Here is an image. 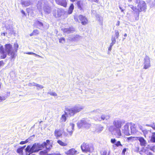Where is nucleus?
I'll use <instances>...</instances> for the list:
<instances>
[{"label": "nucleus", "mask_w": 155, "mask_h": 155, "mask_svg": "<svg viewBox=\"0 0 155 155\" xmlns=\"http://www.w3.org/2000/svg\"><path fill=\"white\" fill-rule=\"evenodd\" d=\"M8 55L10 56L11 60L14 61L17 55V54L14 51L12 46L10 44H6L5 45V49L3 46L0 45V58L1 59L5 58Z\"/></svg>", "instance_id": "nucleus-1"}, {"label": "nucleus", "mask_w": 155, "mask_h": 155, "mask_svg": "<svg viewBox=\"0 0 155 155\" xmlns=\"http://www.w3.org/2000/svg\"><path fill=\"white\" fill-rule=\"evenodd\" d=\"M136 4H137V7L133 5H129L131 8L134 12V17L136 20L139 19L140 13L142 12H145L147 8L146 4L143 1L136 0Z\"/></svg>", "instance_id": "nucleus-2"}, {"label": "nucleus", "mask_w": 155, "mask_h": 155, "mask_svg": "<svg viewBox=\"0 0 155 155\" xmlns=\"http://www.w3.org/2000/svg\"><path fill=\"white\" fill-rule=\"evenodd\" d=\"M42 149L43 147L41 144L39 143H35L31 147V146L28 145L25 149V151L26 153V155H30V153L37 152Z\"/></svg>", "instance_id": "nucleus-3"}, {"label": "nucleus", "mask_w": 155, "mask_h": 155, "mask_svg": "<svg viewBox=\"0 0 155 155\" xmlns=\"http://www.w3.org/2000/svg\"><path fill=\"white\" fill-rule=\"evenodd\" d=\"M81 147L82 151L83 152H92L94 150L93 145L87 143H83Z\"/></svg>", "instance_id": "nucleus-4"}, {"label": "nucleus", "mask_w": 155, "mask_h": 155, "mask_svg": "<svg viewBox=\"0 0 155 155\" xmlns=\"http://www.w3.org/2000/svg\"><path fill=\"white\" fill-rule=\"evenodd\" d=\"M78 18L81 21V24L83 25H85L88 23V20L86 17L82 15H80L78 16H74V19L76 22H79Z\"/></svg>", "instance_id": "nucleus-5"}, {"label": "nucleus", "mask_w": 155, "mask_h": 155, "mask_svg": "<svg viewBox=\"0 0 155 155\" xmlns=\"http://www.w3.org/2000/svg\"><path fill=\"white\" fill-rule=\"evenodd\" d=\"M41 144L43 149L45 148L46 149L44 151L45 153H47L48 151H49L52 147V144L50 143V141L48 140H46V142H44Z\"/></svg>", "instance_id": "nucleus-6"}, {"label": "nucleus", "mask_w": 155, "mask_h": 155, "mask_svg": "<svg viewBox=\"0 0 155 155\" xmlns=\"http://www.w3.org/2000/svg\"><path fill=\"white\" fill-rule=\"evenodd\" d=\"M143 68L146 69L148 68L150 66V60L149 57L146 56L144 59Z\"/></svg>", "instance_id": "nucleus-7"}, {"label": "nucleus", "mask_w": 155, "mask_h": 155, "mask_svg": "<svg viewBox=\"0 0 155 155\" xmlns=\"http://www.w3.org/2000/svg\"><path fill=\"white\" fill-rule=\"evenodd\" d=\"M130 123H127L122 127V130L125 135H131L129 129V126H130Z\"/></svg>", "instance_id": "nucleus-8"}, {"label": "nucleus", "mask_w": 155, "mask_h": 155, "mask_svg": "<svg viewBox=\"0 0 155 155\" xmlns=\"http://www.w3.org/2000/svg\"><path fill=\"white\" fill-rule=\"evenodd\" d=\"M110 118V116L108 115L105 114H102L101 116L99 117L94 118L95 120L98 121H104V122H106L108 121Z\"/></svg>", "instance_id": "nucleus-9"}, {"label": "nucleus", "mask_w": 155, "mask_h": 155, "mask_svg": "<svg viewBox=\"0 0 155 155\" xmlns=\"http://www.w3.org/2000/svg\"><path fill=\"white\" fill-rule=\"evenodd\" d=\"M124 122L120 120H116L113 122V124L117 128L116 129H120L121 126L123 125Z\"/></svg>", "instance_id": "nucleus-10"}, {"label": "nucleus", "mask_w": 155, "mask_h": 155, "mask_svg": "<svg viewBox=\"0 0 155 155\" xmlns=\"http://www.w3.org/2000/svg\"><path fill=\"white\" fill-rule=\"evenodd\" d=\"M136 140H139L140 145L142 147H145L147 144L146 140L143 137H136Z\"/></svg>", "instance_id": "nucleus-11"}, {"label": "nucleus", "mask_w": 155, "mask_h": 155, "mask_svg": "<svg viewBox=\"0 0 155 155\" xmlns=\"http://www.w3.org/2000/svg\"><path fill=\"white\" fill-rule=\"evenodd\" d=\"M82 37L78 35H70L69 37V40L74 41H78L81 39Z\"/></svg>", "instance_id": "nucleus-12"}, {"label": "nucleus", "mask_w": 155, "mask_h": 155, "mask_svg": "<svg viewBox=\"0 0 155 155\" xmlns=\"http://www.w3.org/2000/svg\"><path fill=\"white\" fill-rule=\"evenodd\" d=\"M65 113L66 115H69L70 116H73L75 114L73 107L70 108H66Z\"/></svg>", "instance_id": "nucleus-13"}, {"label": "nucleus", "mask_w": 155, "mask_h": 155, "mask_svg": "<svg viewBox=\"0 0 155 155\" xmlns=\"http://www.w3.org/2000/svg\"><path fill=\"white\" fill-rule=\"evenodd\" d=\"M114 135L116 138H120L122 136L120 129H115L113 131Z\"/></svg>", "instance_id": "nucleus-14"}, {"label": "nucleus", "mask_w": 155, "mask_h": 155, "mask_svg": "<svg viewBox=\"0 0 155 155\" xmlns=\"http://www.w3.org/2000/svg\"><path fill=\"white\" fill-rule=\"evenodd\" d=\"M77 151L74 148H72L65 152L67 155H75L77 154Z\"/></svg>", "instance_id": "nucleus-15"}, {"label": "nucleus", "mask_w": 155, "mask_h": 155, "mask_svg": "<svg viewBox=\"0 0 155 155\" xmlns=\"http://www.w3.org/2000/svg\"><path fill=\"white\" fill-rule=\"evenodd\" d=\"M74 124L70 123V126L67 129L68 132L69 133L70 136H71L74 130Z\"/></svg>", "instance_id": "nucleus-16"}, {"label": "nucleus", "mask_w": 155, "mask_h": 155, "mask_svg": "<svg viewBox=\"0 0 155 155\" xmlns=\"http://www.w3.org/2000/svg\"><path fill=\"white\" fill-rule=\"evenodd\" d=\"M135 125L134 124L131 123L130 124V129L131 130V132H130L131 134H134L136 133L137 131L135 127Z\"/></svg>", "instance_id": "nucleus-17"}, {"label": "nucleus", "mask_w": 155, "mask_h": 155, "mask_svg": "<svg viewBox=\"0 0 155 155\" xmlns=\"http://www.w3.org/2000/svg\"><path fill=\"white\" fill-rule=\"evenodd\" d=\"M116 140L115 139H111L110 142L114 144L117 147H118L119 146H122L120 141H118L116 142Z\"/></svg>", "instance_id": "nucleus-18"}, {"label": "nucleus", "mask_w": 155, "mask_h": 155, "mask_svg": "<svg viewBox=\"0 0 155 155\" xmlns=\"http://www.w3.org/2000/svg\"><path fill=\"white\" fill-rule=\"evenodd\" d=\"M62 134V133L61 130L59 129H56L54 131V135L58 138L60 137Z\"/></svg>", "instance_id": "nucleus-19"}, {"label": "nucleus", "mask_w": 155, "mask_h": 155, "mask_svg": "<svg viewBox=\"0 0 155 155\" xmlns=\"http://www.w3.org/2000/svg\"><path fill=\"white\" fill-rule=\"evenodd\" d=\"M83 107L79 105L73 107L75 113L79 112L83 109Z\"/></svg>", "instance_id": "nucleus-20"}, {"label": "nucleus", "mask_w": 155, "mask_h": 155, "mask_svg": "<svg viewBox=\"0 0 155 155\" xmlns=\"http://www.w3.org/2000/svg\"><path fill=\"white\" fill-rule=\"evenodd\" d=\"M43 24L39 21H36L34 24V26L36 28H39L43 26Z\"/></svg>", "instance_id": "nucleus-21"}, {"label": "nucleus", "mask_w": 155, "mask_h": 155, "mask_svg": "<svg viewBox=\"0 0 155 155\" xmlns=\"http://www.w3.org/2000/svg\"><path fill=\"white\" fill-rule=\"evenodd\" d=\"M84 119H83L79 121L77 123V125L79 128H80L81 127H83Z\"/></svg>", "instance_id": "nucleus-22"}, {"label": "nucleus", "mask_w": 155, "mask_h": 155, "mask_svg": "<svg viewBox=\"0 0 155 155\" xmlns=\"http://www.w3.org/2000/svg\"><path fill=\"white\" fill-rule=\"evenodd\" d=\"M74 6L73 4L71 3V4L70 6L69 7L68 10V14H71L74 9Z\"/></svg>", "instance_id": "nucleus-23"}, {"label": "nucleus", "mask_w": 155, "mask_h": 155, "mask_svg": "<svg viewBox=\"0 0 155 155\" xmlns=\"http://www.w3.org/2000/svg\"><path fill=\"white\" fill-rule=\"evenodd\" d=\"M103 127L101 125H97L96 127L95 131L97 133H100L103 130Z\"/></svg>", "instance_id": "nucleus-24"}, {"label": "nucleus", "mask_w": 155, "mask_h": 155, "mask_svg": "<svg viewBox=\"0 0 155 155\" xmlns=\"http://www.w3.org/2000/svg\"><path fill=\"white\" fill-rule=\"evenodd\" d=\"M78 7L81 10L83 9V2L80 1H78L77 3Z\"/></svg>", "instance_id": "nucleus-25"}, {"label": "nucleus", "mask_w": 155, "mask_h": 155, "mask_svg": "<svg viewBox=\"0 0 155 155\" xmlns=\"http://www.w3.org/2000/svg\"><path fill=\"white\" fill-rule=\"evenodd\" d=\"M58 4L65 8L67 6V2L66 0H63L62 2H60Z\"/></svg>", "instance_id": "nucleus-26"}, {"label": "nucleus", "mask_w": 155, "mask_h": 155, "mask_svg": "<svg viewBox=\"0 0 155 155\" xmlns=\"http://www.w3.org/2000/svg\"><path fill=\"white\" fill-rule=\"evenodd\" d=\"M91 126V124L87 122L85 119H84V124L83 127L86 128H89Z\"/></svg>", "instance_id": "nucleus-27"}, {"label": "nucleus", "mask_w": 155, "mask_h": 155, "mask_svg": "<svg viewBox=\"0 0 155 155\" xmlns=\"http://www.w3.org/2000/svg\"><path fill=\"white\" fill-rule=\"evenodd\" d=\"M18 45L17 43H14V49H13L14 51L16 54L17 50H18Z\"/></svg>", "instance_id": "nucleus-28"}, {"label": "nucleus", "mask_w": 155, "mask_h": 155, "mask_svg": "<svg viewBox=\"0 0 155 155\" xmlns=\"http://www.w3.org/2000/svg\"><path fill=\"white\" fill-rule=\"evenodd\" d=\"M7 98V97L5 95H0V103L5 100Z\"/></svg>", "instance_id": "nucleus-29"}, {"label": "nucleus", "mask_w": 155, "mask_h": 155, "mask_svg": "<svg viewBox=\"0 0 155 155\" xmlns=\"http://www.w3.org/2000/svg\"><path fill=\"white\" fill-rule=\"evenodd\" d=\"M22 5H24L25 6H27L30 5V2L29 1H27L26 2L24 1H22L21 2Z\"/></svg>", "instance_id": "nucleus-30"}, {"label": "nucleus", "mask_w": 155, "mask_h": 155, "mask_svg": "<svg viewBox=\"0 0 155 155\" xmlns=\"http://www.w3.org/2000/svg\"><path fill=\"white\" fill-rule=\"evenodd\" d=\"M44 12L47 14L51 12L50 7L48 6L45 7L44 8Z\"/></svg>", "instance_id": "nucleus-31"}, {"label": "nucleus", "mask_w": 155, "mask_h": 155, "mask_svg": "<svg viewBox=\"0 0 155 155\" xmlns=\"http://www.w3.org/2000/svg\"><path fill=\"white\" fill-rule=\"evenodd\" d=\"M57 143L60 145L62 146H65L67 145V144L66 143H64L61 140H58Z\"/></svg>", "instance_id": "nucleus-32"}, {"label": "nucleus", "mask_w": 155, "mask_h": 155, "mask_svg": "<svg viewBox=\"0 0 155 155\" xmlns=\"http://www.w3.org/2000/svg\"><path fill=\"white\" fill-rule=\"evenodd\" d=\"M102 112H103L102 110L101 109H97L95 110H94L93 111V112L94 114H98L101 113Z\"/></svg>", "instance_id": "nucleus-33"}, {"label": "nucleus", "mask_w": 155, "mask_h": 155, "mask_svg": "<svg viewBox=\"0 0 155 155\" xmlns=\"http://www.w3.org/2000/svg\"><path fill=\"white\" fill-rule=\"evenodd\" d=\"M63 31L66 35V34H69L73 33V30H63Z\"/></svg>", "instance_id": "nucleus-34"}, {"label": "nucleus", "mask_w": 155, "mask_h": 155, "mask_svg": "<svg viewBox=\"0 0 155 155\" xmlns=\"http://www.w3.org/2000/svg\"><path fill=\"white\" fill-rule=\"evenodd\" d=\"M68 116V115H66L65 114L62 115L61 118V120L62 121L65 122L66 120V116Z\"/></svg>", "instance_id": "nucleus-35"}, {"label": "nucleus", "mask_w": 155, "mask_h": 155, "mask_svg": "<svg viewBox=\"0 0 155 155\" xmlns=\"http://www.w3.org/2000/svg\"><path fill=\"white\" fill-rule=\"evenodd\" d=\"M38 30H34L30 34V36H32L34 35H36L38 34Z\"/></svg>", "instance_id": "nucleus-36"}, {"label": "nucleus", "mask_w": 155, "mask_h": 155, "mask_svg": "<svg viewBox=\"0 0 155 155\" xmlns=\"http://www.w3.org/2000/svg\"><path fill=\"white\" fill-rule=\"evenodd\" d=\"M25 54H33V55H34L35 56H37V57H40V58H41V56H40L35 53L33 52H27Z\"/></svg>", "instance_id": "nucleus-37"}, {"label": "nucleus", "mask_w": 155, "mask_h": 155, "mask_svg": "<svg viewBox=\"0 0 155 155\" xmlns=\"http://www.w3.org/2000/svg\"><path fill=\"white\" fill-rule=\"evenodd\" d=\"M134 150L135 152H138L139 150V146L138 144L135 145Z\"/></svg>", "instance_id": "nucleus-38"}, {"label": "nucleus", "mask_w": 155, "mask_h": 155, "mask_svg": "<svg viewBox=\"0 0 155 155\" xmlns=\"http://www.w3.org/2000/svg\"><path fill=\"white\" fill-rule=\"evenodd\" d=\"M146 125L148 127H151L153 130H155V125H154V123H153V124H146Z\"/></svg>", "instance_id": "nucleus-39"}, {"label": "nucleus", "mask_w": 155, "mask_h": 155, "mask_svg": "<svg viewBox=\"0 0 155 155\" xmlns=\"http://www.w3.org/2000/svg\"><path fill=\"white\" fill-rule=\"evenodd\" d=\"M59 42L61 43H64L65 42V40L64 38H61L59 39Z\"/></svg>", "instance_id": "nucleus-40"}, {"label": "nucleus", "mask_w": 155, "mask_h": 155, "mask_svg": "<svg viewBox=\"0 0 155 155\" xmlns=\"http://www.w3.org/2000/svg\"><path fill=\"white\" fill-rule=\"evenodd\" d=\"M142 131L143 133V135L145 137H146V135L147 134H148V131L146 129H144L142 130Z\"/></svg>", "instance_id": "nucleus-41"}, {"label": "nucleus", "mask_w": 155, "mask_h": 155, "mask_svg": "<svg viewBox=\"0 0 155 155\" xmlns=\"http://www.w3.org/2000/svg\"><path fill=\"white\" fill-rule=\"evenodd\" d=\"M35 86L38 87L37 88V89L38 90L39 89H41L44 87L42 85L37 84V83H36Z\"/></svg>", "instance_id": "nucleus-42"}, {"label": "nucleus", "mask_w": 155, "mask_h": 155, "mask_svg": "<svg viewBox=\"0 0 155 155\" xmlns=\"http://www.w3.org/2000/svg\"><path fill=\"white\" fill-rule=\"evenodd\" d=\"M23 150L21 148H19L17 150V152L20 154H22Z\"/></svg>", "instance_id": "nucleus-43"}, {"label": "nucleus", "mask_w": 155, "mask_h": 155, "mask_svg": "<svg viewBox=\"0 0 155 155\" xmlns=\"http://www.w3.org/2000/svg\"><path fill=\"white\" fill-rule=\"evenodd\" d=\"M150 141L153 143L155 142V136L154 135H152L151 137Z\"/></svg>", "instance_id": "nucleus-44"}, {"label": "nucleus", "mask_w": 155, "mask_h": 155, "mask_svg": "<svg viewBox=\"0 0 155 155\" xmlns=\"http://www.w3.org/2000/svg\"><path fill=\"white\" fill-rule=\"evenodd\" d=\"M48 94H49L51 95H52L54 96H57V94L55 92H50L48 93Z\"/></svg>", "instance_id": "nucleus-45"}, {"label": "nucleus", "mask_w": 155, "mask_h": 155, "mask_svg": "<svg viewBox=\"0 0 155 155\" xmlns=\"http://www.w3.org/2000/svg\"><path fill=\"white\" fill-rule=\"evenodd\" d=\"M40 153L41 155H53V153L51 154H48L46 153H45V152H44V151H41L40 152Z\"/></svg>", "instance_id": "nucleus-46"}, {"label": "nucleus", "mask_w": 155, "mask_h": 155, "mask_svg": "<svg viewBox=\"0 0 155 155\" xmlns=\"http://www.w3.org/2000/svg\"><path fill=\"white\" fill-rule=\"evenodd\" d=\"M111 42L115 44L116 42V40L115 37L112 36L111 38Z\"/></svg>", "instance_id": "nucleus-47"}, {"label": "nucleus", "mask_w": 155, "mask_h": 155, "mask_svg": "<svg viewBox=\"0 0 155 155\" xmlns=\"http://www.w3.org/2000/svg\"><path fill=\"white\" fill-rule=\"evenodd\" d=\"M28 141H29V139H27L26 140H25V141H21L20 142V144H25L26 143H27Z\"/></svg>", "instance_id": "nucleus-48"}, {"label": "nucleus", "mask_w": 155, "mask_h": 155, "mask_svg": "<svg viewBox=\"0 0 155 155\" xmlns=\"http://www.w3.org/2000/svg\"><path fill=\"white\" fill-rule=\"evenodd\" d=\"M115 36L116 37V38H117L119 36V32L117 30H116L115 31Z\"/></svg>", "instance_id": "nucleus-49"}, {"label": "nucleus", "mask_w": 155, "mask_h": 155, "mask_svg": "<svg viewBox=\"0 0 155 155\" xmlns=\"http://www.w3.org/2000/svg\"><path fill=\"white\" fill-rule=\"evenodd\" d=\"M36 83L34 82H33L32 83H29L28 84V85L29 86H33L36 85Z\"/></svg>", "instance_id": "nucleus-50"}, {"label": "nucleus", "mask_w": 155, "mask_h": 155, "mask_svg": "<svg viewBox=\"0 0 155 155\" xmlns=\"http://www.w3.org/2000/svg\"><path fill=\"white\" fill-rule=\"evenodd\" d=\"M135 138V137H128V138H127V141H128V142H129L131 141V140L132 138Z\"/></svg>", "instance_id": "nucleus-51"}, {"label": "nucleus", "mask_w": 155, "mask_h": 155, "mask_svg": "<svg viewBox=\"0 0 155 155\" xmlns=\"http://www.w3.org/2000/svg\"><path fill=\"white\" fill-rule=\"evenodd\" d=\"M101 155H107V152L106 150H104L101 152Z\"/></svg>", "instance_id": "nucleus-52"}, {"label": "nucleus", "mask_w": 155, "mask_h": 155, "mask_svg": "<svg viewBox=\"0 0 155 155\" xmlns=\"http://www.w3.org/2000/svg\"><path fill=\"white\" fill-rule=\"evenodd\" d=\"M4 64V63L3 61H0V67L3 66Z\"/></svg>", "instance_id": "nucleus-53"}, {"label": "nucleus", "mask_w": 155, "mask_h": 155, "mask_svg": "<svg viewBox=\"0 0 155 155\" xmlns=\"http://www.w3.org/2000/svg\"><path fill=\"white\" fill-rule=\"evenodd\" d=\"M126 151V149L125 148H124L122 150V153H125Z\"/></svg>", "instance_id": "nucleus-54"}, {"label": "nucleus", "mask_w": 155, "mask_h": 155, "mask_svg": "<svg viewBox=\"0 0 155 155\" xmlns=\"http://www.w3.org/2000/svg\"><path fill=\"white\" fill-rule=\"evenodd\" d=\"M112 47L110 46L109 48H108V51H110L112 49Z\"/></svg>", "instance_id": "nucleus-55"}, {"label": "nucleus", "mask_w": 155, "mask_h": 155, "mask_svg": "<svg viewBox=\"0 0 155 155\" xmlns=\"http://www.w3.org/2000/svg\"><path fill=\"white\" fill-rule=\"evenodd\" d=\"M115 44L114 43H112L111 42L110 44V46H111V47H112L113 46L114 44Z\"/></svg>", "instance_id": "nucleus-56"}, {"label": "nucleus", "mask_w": 155, "mask_h": 155, "mask_svg": "<svg viewBox=\"0 0 155 155\" xmlns=\"http://www.w3.org/2000/svg\"><path fill=\"white\" fill-rule=\"evenodd\" d=\"M21 12L24 15H25V13L24 11L22 10L21 11Z\"/></svg>", "instance_id": "nucleus-57"}, {"label": "nucleus", "mask_w": 155, "mask_h": 155, "mask_svg": "<svg viewBox=\"0 0 155 155\" xmlns=\"http://www.w3.org/2000/svg\"><path fill=\"white\" fill-rule=\"evenodd\" d=\"M53 155H61V154L58 153H53Z\"/></svg>", "instance_id": "nucleus-58"}, {"label": "nucleus", "mask_w": 155, "mask_h": 155, "mask_svg": "<svg viewBox=\"0 0 155 155\" xmlns=\"http://www.w3.org/2000/svg\"><path fill=\"white\" fill-rule=\"evenodd\" d=\"M26 146L25 145L23 147H21V148L23 150L25 147Z\"/></svg>", "instance_id": "nucleus-59"}, {"label": "nucleus", "mask_w": 155, "mask_h": 155, "mask_svg": "<svg viewBox=\"0 0 155 155\" xmlns=\"http://www.w3.org/2000/svg\"><path fill=\"white\" fill-rule=\"evenodd\" d=\"M26 146L25 145L23 147H21V148L23 150L25 147Z\"/></svg>", "instance_id": "nucleus-60"}, {"label": "nucleus", "mask_w": 155, "mask_h": 155, "mask_svg": "<svg viewBox=\"0 0 155 155\" xmlns=\"http://www.w3.org/2000/svg\"><path fill=\"white\" fill-rule=\"evenodd\" d=\"M5 33H2L1 35H4V36H5Z\"/></svg>", "instance_id": "nucleus-61"}, {"label": "nucleus", "mask_w": 155, "mask_h": 155, "mask_svg": "<svg viewBox=\"0 0 155 155\" xmlns=\"http://www.w3.org/2000/svg\"><path fill=\"white\" fill-rule=\"evenodd\" d=\"M120 8L122 12L124 11V10L123 9H122L120 7Z\"/></svg>", "instance_id": "nucleus-62"}, {"label": "nucleus", "mask_w": 155, "mask_h": 155, "mask_svg": "<svg viewBox=\"0 0 155 155\" xmlns=\"http://www.w3.org/2000/svg\"><path fill=\"white\" fill-rule=\"evenodd\" d=\"M140 129L142 130H143V129H142V127L141 126H140Z\"/></svg>", "instance_id": "nucleus-63"}, {"label": "nucleus", "mask_w": 155, "mask_h": 155, "mask_svg": "<svg viewBox=\"0 0 155 155\" xmlns=\"http://www.w3.org/2000/svg\"><path fill=\"white\" fill-rule=\"evenodd\" d=\"M147 155H153V154L152 153L150 152Z\"/></svg>", "instance_id": "nucleus-64"}]
</instances>
